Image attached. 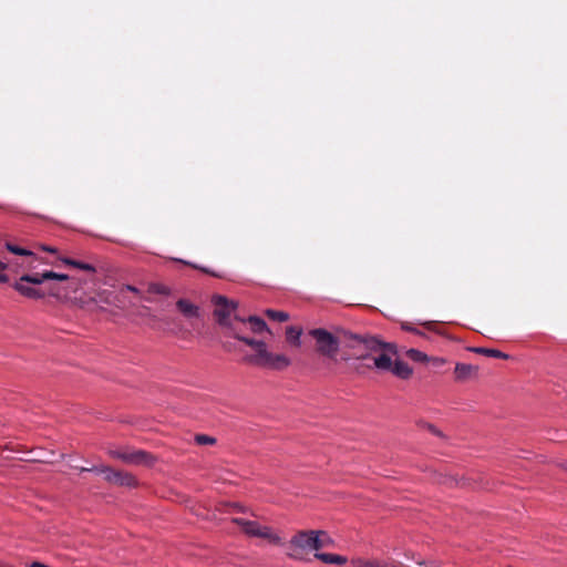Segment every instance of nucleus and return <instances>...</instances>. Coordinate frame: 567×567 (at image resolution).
<instances>
[{"label": "nucleus", "instance_id": "b1692460", "mask_svg": "<svg viewBox=\"0 0 567 567\" xmlns=\"http://www.w3.org/2000/svg\"><path fill=\"white\" fill-rule=\"evenodd\" d=\"M408 355L410 359L414 360V361H420V362H423L427 359L426 354L419 351V350H415V349H411L408 351Z\"/></svg>", "mask_w": 567, "mask_h": 567}, {"label": "nucleus", "instance_id": "393cba45", "mask_svg": "<svg viewBox=\"0 0 567 567\" xmlns=\"http://www.w3.org/2000/svg\"><path fill=\"white\" fill-rule=\"evenodd\" d=\"M150 291L154 292V293H159V295H168L169 293V289L166 286L161 285V284H152L150 286Z\"/></svg>", "mask_w": 567, "mask_h": 567}, {"label": "nucleus", "instance_id": "bb28decb", "mask_svg": "<svg viewBox=\"0 0 567 567\" xmlns=\"http://www.w3.org/2000/svg\"><path fill=\"white\" fill-rule=\"evenodd\" d=\"M402 329H404L406 331H410V332H413V333L419 334V336H423V333L419 329L412 327L410 323H403L402 324Z\"/></svg>", "mask_w": 567, "mask_h": 567}, {"label": "nucleus", "instance_id": "f257e3e1", "mask_svg": "<svg viewBox=\"0 0 567 567\" xmlns=\"http://www.w3.org/2000/svg\"><path fill=\"white\" fill-rule=\"evenodd\" d=\"M385 347L390 348V343H384L374 337H363L347 331L340 359L342 361L371 360L372 364H367V368H374V357L384 351Z\"/></svg>", "mask_w": 567, "mask_h": 567}, {"label": "nucleus", "instance_id": "6e6552de", "mask_svg": "<svg viewBox=\"0 0 567 567\" xmlns=\"http://www.w3.org/2000/svg\"><path fill=\"white\" fill-rule=\"evenodd\" d=\"M19 282L27 285H42L47 281L65 282L63 287H69L70 292L75 291L78 288V281L64 274H58L51 270L43 272L28 274L20 277Z\"/></svg>", "mask_w": 567, "mask_h": 567}, {"label": "nucleus", "instance_id": "c756f323", "mask_svg": "<svg viewBox=\"0 0 567 567\" xmlns=\"http://www.w3.org/2000/svg\"><path fill=\"white\" fill-rule=\"evenodd\" d=\"M42 249H43L44 251L52 252V254H55V252H56V248L51 247V246H42Z\"/></svg>", "mask_w": 567, "mask_h": 567}, {"label": "nucleus", "instance_id": "39448f33", "mask_svg": "<svg viewBox=\"0 0 567 567\" xmlns=\"http://www.w3.org/2000/svg\"><path fill=\"white\" fill-rule=\"evenodd\" d=\"M395 349L393 344L385 347L384 351H381L378 355L374 357V368L380 371H391L394 375L400 379H409L412 374V369L410 365L401 360H395L393 362L392 355H395Z\"/></svg>", "mask_w": 567, "mask_h": 567}, {"label": "nucleus", "instance_id": "4be33fe9", "mask_svg": "<svg viewBox=\"0 0 567 567\" xmlns=\"http://www.w3.org/2000/svg\"><path fill=\"white\" fill-rule=\"evenodd\" d=\"M266 315L268 316V318H270L272 320H276V321H279V322H284V321H287L289 319V315L287 312H284V311H277V310L268 309L266 311Z\"/></svg>", "mask_w": 567, "mask_h": 567}, {"label": "nucleus", "instance_id": "0eeeda50", "mask_svg": "<svg viewBox=\"0 0 567 567\" xmlns=\"http://www.w3.org/2000/svg\"><path fill=\"white\" fill-rule=\"evenodd\" d=\"M107 454L116 460H121L128 465H146L151 466L155 462V456L143 450H135L128 446L107 449Z\"/></svg>", "mask_w": 567, "mask_h": 567}, {"label": "nucleus", "instance_id": "f03ea898", "mask_svg": "<svg viewBox=\"0 0 567 567\" xmlns=\"http://www.w3.org/2000/svg\"><path fill=\"white\" fill-rule=\"evenodd\" d=\"M233 336L255 350V353L244 358L245 362L271 370H284L290 365L288 357L269 352L264 340L248 338L237 331H234Z\"/></svg>", "mask_w": 567, "mask_h": 567}, {"label": "nucleus", "instance_id": "f3484780", "mask_svg": "<svg viewBox=\"0 0 567 567\" xmlns=\"http://www.w3.org/2000/svg\"><path fill=\"white\" fill-rule=\"evenodd\" d=\"M248 323L250 326V329L255 333H261L264 331H267L269 334H271L270 330L268 329L266 322L258 317L251 316L248 318Z\"/></svg>", "mask_w": 567, "mask_h": 567}, {"label": "nucleus", "instance_id": "c9c22d12", "mask_svg": "<svg viewBox=\"0 0 567 567\" xmlns=\"http://www.w3.org/2000/svg\"><path fill=\"white\" fill-rule=\"evenodd\" d=\"M561 467H563L565 471H567V463H563V464H561Z\"/></svg>", "mask_w": 567, "mask_h": 567}, {"label": "nucleus", "instance_id": "ddd939ff", "mask_svg": "<svg viewBox=\"0 0 567 567\" xmlns=\"http://www.w3.org/2000/svg\"><path fill=\"white\" fill-rule=\"evenodd\" d=\"M478 367L467 363H456L454 369L455 380L465 382L477 375Z\"/></svg>", "mask_w": 567, "mask_h": 567}, {"label": "nucleus", "instance_id": "f8f14e48", "mask_svg": "<svg viewBox=\"0 0 567 567\" xmlns=\"http://www.w3.org/2000/svg\"><path fill=\"white\" fill-rule=\"evenodd\" d=\"M100 473L104 474V480L113 485L135 487L137 485L136 477L124 471H117L110 466H100Z\"/></svg>", "mask_w": 567, "mask_h": 567}, {"label": "nucleus", "instance_id": "9d476101", "mask_svg": "<svg viewBox=\"0 0 567 567\" xmlns=\"http://www.w3.org/2000/svg\"><path fill=\"white\" fill-rule=\"evenodd\" d=\"M312 530H300L292 536L288 544L289 551L287 555L292 559H305L309 551L315 550L312 545Z\"/></svg>", "mask_w": 567, "mask_h": 567}, {"label": "nucleus", "instance_id": "2f4dec72", "mask_svg": "<svg viewBox=\"0 0 567 567\" xmlns=\"http://www.w3.org/2000/svg\"><path fill=\"white\" fill-rule=\"evenodd\" d=\"M445 483L449 484L450 486H452L453 484H455V485L460 484V482L457 480L452 478V477L449 478Z\"/></svg>", "mask_w": 567, "mask_h": 567}, {"label": "nucleus", "instance_id": "20e7f679", "mask_svg": "<svg viewBox=\"0 0 567 567\" xmlns=\"http://www.w3.org/2000/svg\"><path fill=\"white\" fill-rule=\"evenodd\" d=\"M346 330H340L337 333H331L322 328L312 329L309 334L316 341V350L322 357H326L337 362L339 351L343 350L346 338Z\"/></svg>", "mask_w": 567, "mask_h": 567}, {"label": "nucleus", "instance_id": "72a5a7b5", "mask_svg": "<svg viewBox=\"0 0 567 567\" xmlns=\"http://www.w3.org/2000/svg\"><path fill=\"white\" fill-rule=\"evenodd\" d=\"M125 288H126L128 291H132V292H134V293H138L137 288H135V287H133V286H130V285H128V286H126Z\"/></svg>", "mask_w": 567, "mask_h": 567}, {"label": "nucleus", "instance_id": "1a4fd4ad", "mask_svg": "<svg viewBox=\"0 0 567 567\" xmlns=\"http://www.w3.org/2000/svg\"><path fill=\"white\" fill-rule=\"evenodd\" d=\"M233 523L238 525L241 530L250 537L264 538L275 545L282 544V539L268 526H262L255 520H248L240 517L233 518Z\"/></svg>", "mask_w": 567, "mask_h": 567}, {"label": "nucleus", "instance_id": "7ed1b4c3", "mask_svg": "<svg viewBox=\"0 0 567 567\" xmlns=\"http://www.w3.org/2000/svg\"><path fill=\"white\" fill-rule=\"evenodd\" d=\"M233 336L255 350V353L244 358L245 362L271 370H284L290 365L288 357L269 352L264 340L248 338L237 331H234Z\"/></svg>", "mask_w": 567, "mask_h": 567}, {"label": "nucleus", "instance_id": "423d86ee", "mask_svg": "<svg viewBox=\"0 0 567 567\" xmlns=\"http://www.w3.org/2000/svg\"><path fill=\"white\" fill-rule=\"evenodd\" d=\"M13 288L22 296L34 300L43 299L47 295L52 296L60 301H64L70 297L69 287H62L55 282L50 284L47 291L19 281L14 282Z\"/></svg>", "mask_w": 567, "mask_h": 567}, {"label": "nucleus", "instance_id": "2eb2a0df", "mask_svg": "<svg viewBox=\"0 0 567 567\" xmlns=\"http://www.w3.org/2000/svg\"><path fill=\"white\" fill-rule=\"evenodd\" d=\"M176 307L186 318H197L199 316L198 307L186 299H179Z\"/></svg>", "mask_w": 567, "mask_h": 567}, {"label": "nucleus", "instance_id": "dca6fc26", "mask_svg": "<svg viewBox=\"0 0 567 567\" xmlns=\"http://www.w3.org/2000/svg\"><path fill=\"white\" fill-rule=\"evenodd\" d=\"M315 557L328 565H343L347 563V557L337 554L316 553Z\"/></svg>", "mask_w": 567, "mask_h": 567}, {"label": "nucleus", "instance_id": "a878e982", "mask_svg": "<svg viewBox=\"0 0 567 567\" xmlns=\"http://www.w3.org/2000/svg\"><path fill=\"white\" fill-rule=\"evenodd\" d=\"M7 248L8 250H10L11 252L13 254H17V255H21V256H28V255H31V251L24 249V248H20L16 245H12V244H7Z\"/></svg>", "mask_w": 567, "mask_h": 567}, {"label": "nucleus", "instance_id": "c85d7f7f", "mask_svg": "<svg viewBox=\"0 0 567 567\" xmlns=\"http://www.w3.org/2000/svg\"><path fill=\"white\" fill-rule=\"evenodd\" d=\"M231 508H233V511H236V512H244V507L237 503L231 504Z\"/></svg>", "mask_w": 567, "mask_h": 567}, {"label": "nucleus", "instance_id": "a211bd4d", "mask_svg": "<svg viewBox=\"0 0 567 567\" xmlns=\"http://www.w3.org/2000/svg\"><path fill=\"white\" fill-rule=\"evenodd\" d=\"M471 350L475 353L484 354V355L492 357V358L508 359V354H506L499 350H496V349L472 348Z\"/></svg>", "mask_w": 567, "mask_h": 567}, {"label": "nucleus", "instance_id": "473e14b6", "mask_svg": "<svg viewBox=\"0 0 567 567\" xmlns=\"http://www.w3.org/2000/svg\"><path fill=\"white\" fill-rule=\"evenodd\" d=\"M9 280L8 276L0 272V282H7Z\"/></svg>", "mask_w": 567, "mask_h": 567}, {"label": "nucleus", "instance_id": "9b49d317", "mask_svg": "<svg viewBox=\"0 0 567 567\" xmlns=\"http://www.w3.org/2000/svg\"><path fill=\"white\" fill-rule=\"evenodd\" d=\"M213 301L216 307L214 315L216 317L217 322L223 327L233 329L230 318L237 309V303L233 300L227 299L224 296H215L213 298Z\"/></svg>", "mask_w": 567, "mask_h": 567}, {"label": "nucleus", "instance_id": "aec40b11", "mask_svg": "<svg viewBox=\"0 0 567 567\" xmlns=\"http://www.w3.org/2000/svg\"><path fill=\"white\" fill-rule=\"evenodd\" d=\"M301 336V329L290 326L286 330L287 341L291 344L299 346V339Z\"/></svg>", "mask_w": 567, "mask_h": 567}, {"label": "nucleus", "instance_id": "6ab92c4d", "mask_svg": "<svg viewBox=\"0 0 567 567\" xmlns=\"http://www.w3.org/2000/svg\"><path fill=\"white\" fill-rule=\"evenodd\" d=\"M60 259H61V261L63 264H65L68 266H72L74 268H78V269H81V270H84V271H89V272H95V268L91 264L78 261V260H74V259H71V258H60Z\"/></svg>", "mask_w": 567, "mask_h": 567}, {"label": "nucleus", "instance_id": "5701e85b", "mask_svg": "<svg viewBox=\"0 0 567 567\" xmlns=\"http://www.w3.org/2000/svg\"><path fill=\"white\" fill-rule=\"evenodd\" d=\"M195 442L198 445H213L216 443V439L206 434H197L195 436Z\"/></svg>", "mask_w": 567, "mask_h": 567}, {"label": "nucleus", "instance_id": "f704fd0d", "mask_svg": "<svg viewBox=\"0 0 567 567\" xmlns=\"http://www.w3.org/2000/svg\"><path fill=\"white\" fill-rule=\"evenodd\" d=\"M6 269V265L0 261V270Z\"/></svg>", "mask_w": 567, "mask_h": 567}, {"label": "nucleus", "instance_id": "7c9ffc66", "mask_svg": "<svg viewBox=\"0 0 567 567\" xmlns=\"http://www.w3.org/2000/svg\"><path fill=\"white\" fill-rule=\"evenodd\" d=\"M427 427H429V430H430L433 434L439 435V436L441 435V432H440V431H439L434 425H431V424H430Z\"/></svg>", "mask_w": 567, "mask_h": 567}, {"label": "nucleus", "instance_id": "412c9836", "mask_svg": "<svg viewBox=\"0 0 567 567\" xmlns=\"http://www.w3.org/2000/svg\"><path fill=\"white\" fill-rule=\"evenodd\" d=\"M382 559L373 558V559H355L353 560L354 567H381Z\"/></svg>", "mask_w": 567, "mask_h": 567}, {"label": "nucleus", "instance_id": "cd10ccee", "mask_svg": "<svg viewBox=\"0 0 567 567\" xmlns=\"http://www.w3.org/2000/svg\"><path fill=\"white\" fill-rule=\"evenodd\" d=\"M80 472H95V473H100V466L81 467Z\"/></svg>", "mask_w": 567, "mask_h": 567}, {"label": "nucleus", "instance_id": "4468645a", "mask_svg": "<svg viewBox=\"0 0 567 567\" xmlns=\"http://www.w3.org/2000/svg\"><path fill=\"white\" fill-rule=\"evenodd\" d=\"M313 539L312 545L315 546V550H320L322 548L329 547L333 544V540L324 530H312Z\"/></svg>", "mask_w": 567, "mask_h": 567}]
</instances>
